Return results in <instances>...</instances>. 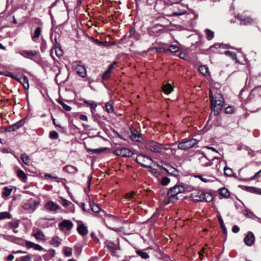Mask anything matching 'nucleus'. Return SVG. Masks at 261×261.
<instances>
[{
    "label": "nucleus",
    "mask_w": 261,
    "mask_h": 261,
    "mask_svg": "<svg viewBox=\"0 0 261 261\" xmlns=\"http://www.w3.org/2000/svg\"><path fill=\"white\" fill-rule=\"evenodd\" d=\"M185 187L183 186L175 185L169 189L167 194L168 203H174L180 199L179 194L184 193Z\"/></svg>",
    "instance_id": "obj_1"
},
{
    "label": "nucleus",
    "mask_w": 261,
    "mask_h": 261,
    "mask_svg": "<svg viewBox=\"0 0 261 261\" xmlns=\"http://www.w3.org/2000/svg\"><path fill=\"white\" fill-rule=\"evenodd\" d=\"M191 198L195 202H210L213 200L212 195L209 193L198 191L197 193H193L191 194Z\"/></svg>",
    "instance_id": "obj_2"
},
{
    "label": "nucleus",
    "mask_w": 261,
    "mask_h": 261,
    "mask_svg": "<svg viewBox=\"0 0 261 261\" xmlns=\"http://www.w3.org/2000/svg\"><path fill=\"white\" fill-rule=\"evenodd\" d=\"M209 98L210 105H213L214 103H224L223 95L216 89H209Z\"/></svg>",
    "instance_id": "obj_3"
},
{
    "label": "nucleus",
    "mask_w": 261,
    "mask_h": 261,
    "mask_svg": "<svg viewBox=\"0 0 261 261\" xmlns=\"http://www.w3.org/2000/svg\"><path fill=\"white\" fill-rule=\"evenodd\" d=\"M136 162L141 165L142 167L151 168L152 160V159L142 154H139L135 159Z\"/></svg>",
    "instance_id": "obj_4"
},
{
    "label": "nucleus",
    "mask_w": 261,
    "mask_h": 261,
    "mask_svg": "<svg viewBox=\"0 0 261 261\" xmlns=\"http://www.w3.org/2000/svg\"><path fill=\"white\" fill-rule=\"evenodd\" d=\"M145 147L146 149L154 153H160L163 149L162 144L154 141L146 142Z\"/></svg>",
    "instance_id": "obj_5"
},
{
    "label": "nucleus",
    "mask_w": 261,
    "mask_h": 261,
    "mask_svg": "<svg viewBox=\"0 0 261 261\" xmlns=\"http://www.w3.org/2000/svg\"><path fill=\"white\" fill-rule=\"evenodd\" d=\"M198 143L195 139H183L178 145V148L182 150H188L193 147Z\"/></svg>",
    "instance_id": "obj_6"
},
{
    "label": "nucleus",
    "mask_w": 261,
    "mask_h": 261,
    "mask_svg": "<svg viewBox=\"0 0 261 261\" xmlns=\"http://www.w3.org/2000/svg\"><path fill=\"white\" fill-rule=\"evenodd\" d=\"M114 153L118 156H121L124 158L132 157L133 152L126 148H117L114 151Z\"/></svg>",
    "instance_id": "obj_7"
},
{
    "label": "nucleus",
    "mask_w": 261,
    "mask_h": 261,
    "mask_svg": "<svg viewBox=\"0 0 261 261\" xmlns=\"http://www.w3.org/2000/svg\"><path fill=\"white\" fill-rule=\"evenodd\" d=\"M106 246L112 255H114L117 250H120V246L118 242L116 243L112 241H107L106 242Z\"/></svg>",
    "instance_id": "obj_8"
},
{
    "label": "nucleus",
    "mask_w": 261,
    "mask_h": 261,
    "mask_svg": "<svg viewBox=\"0 0 261 261\" xmlns=\"http://www.w3.org/2000/svg\"><path fill=\"white\" fill-rule=\"evenodd\" d=\"M130 130L132 135L129 136V138L133 141L141 142L143 140V135L136 129L130 127Z\"/></svg>",
    "instance_id": "obj_9"
},
{
    "label": "nucleus",
    "mask_w": 261,
    "mask_h": 261,
    "mask_svg": "<svg viewBox=\"0 0 261 261\" xmlns=\"http://www.w3.org/2000/svg\"><path fill=\"white\" fill-rule=\"evenodd\" d=\"M59 227L61 230H69L73 226V223L69 220H64L58 224Z\"/></svg>",
    "instance_id": "obj_10"
},
{
    "label": "nucleus",
    "mask_w": 261,
    "mask_h": 261,
    "mask_svg": "<svg viewBox=\"0 0 261 261\" xmlns=\"http://www.w3.org/2000/svg\"><path fill=\"white\" fill-rule=\"evenodd\" d=\"M38 53L39 51L37 50H22L20 54L25 58L32 59V58L35 57Z\"/></svg>",
    "instance_id": "obj_11"
},
{
    "label": "nucleus",
    "mask_w": 261,
    "mask_h": 261,
    "mask_svg": "<svg viewBox=\"0 0 261 261\" xmlns=\"http://www.w3.org/2000/svg\"><path fill=\"white\" fill-rule=\"evenodd\" d=\"M254 241L255 237L254 234L251 231L248 232L244 238L245 244L248 246H251L254 244Z\"/></svg>",
    "instance_id": "obj_12"
},
{
    "label": "nucleus",
    "mask_w": 261,
    "mask_h": 261,
    "mask_svg": "<svg viewBox=\"0 0 261 261\" xmlns=\"http://www.w3.org/2000/svg\"><path fill=\"white\" fill-rule=\"evenodd\" d=\"M44 207L46 210L51 212L56 211L60 208L58 204L52 201H48L46 202L44 205Z\"/></svg>",
    "instance_id": "obj_13"
},
{
    "label": "nucleus",
    "mask_w": 261,
    "mask_h": 261,
    "mask_svg": "<svg viewBox=\"0 0 261 261\" xmlns=\"http://www.w3.org/2000/svg\"><path fill=\"white\" fill-rule=\"evenodd\" d=\"M210 106L214 116H218L223 107L224 103H214L213 105Z\"/></svg>",
    "instance_id": "obj_14"
},
{
    "label": "nucleus",
    "mask_w": 261,
    "mask_h": 261,
    "mask_svg": "<svg viewBox=\"0 0 261 261\" xmlns=\"http://www.w3.org/2000/svg\"><path fill=\"white\" fill-rule=\"evenodd\" d=\"M25 246L28 248H33L34 249L38 251H42L43 250V248L41 247L40 245L35 244L33 242H32L29 241H26L25 242Z\"/></svg>",
    "instance_id": "obj_15"
},
{
    "label": "nucleus",
    "mask_w": 261,
    "mask_h": 261,
    "mask_svg": "<svg viewBox=\"0 0 261 261\" xmlns=\"http://www.w3.org/2000/svg\"><path fill=\"white\" fill-rule=\"evenodd\" d=\"M76 73L82 77L86 76V70L84 65H77L75 69Z\"/></svg>",
    "instance_id": "obj_16"
},
{
    "label": "nucleus",
    "mask_w": 261,
    "mask_h": 261,
    "mask_svg": "<svg viewBox=\"0 0 261 261\" xmlns=\"http://www.w3.org/2000/svg\"><path fill=\"white\" fill-rule=\"evenodd\" d=\"M199 161L201 165L203 167L210 166L212 165V163L207 158L205 154H204L202 156L199 158Z\"/></svg>",
    "instance_id": "obj_17"
},
{
    "label": "nucleus",
    "mask_w": 261,
    "mask_h": 261,
    "mask_svg": "<svg viewBox=\"0 0 261 261\" xmlns=\"http://www.w3.org/2000/svg\"><path fill=\"white\" fill-rule=\"evenodd\" d=\"M33 236L38 241H45V236L43 231L40 230H37L35 233L33 234Z\"/></svg>",
    "instance_id": "obj_18"
},
{
    "label": "nucleus",
    "mask_w": 261,
    "mask_h": 261,
    "mask_svg": "<svg viewBox=\"0 0 261 261\" xmlns=\"http://www.w3.org/2000/svg\"><path fill=\"white\" fill-rule=\"evenodd\" d=\"M237 18L241 21L243 22L244 24L251 23L253 22V19L249 16L238 15Z\"/></svg>",
    "instance_id": "obj_19"
},
{
    "label": "nucleus",
    "mask_w": 261,
    "mask_h": 261,
    "mask_svg": "<svg viewBox=\"0 0 261 261\" xmlns=\"http://www.w3.org/2000/svg\"><path fill=\"white\" fill-rule=\"evenodd\" d=\"M77 231L82 236H85L88 233V230L83 224H81L77 226Z\"/></svg>",
    "instance_id": "obj_20"
},
{
    "label": "nucleus",
    "mask_w": 261,
    "mask_h": 261,
    "mask_svg": "<svg viewBox=\"0 0 261 261\" xmlns=\"http://www.w3.org/2000/svg\"><path fill=\"white\" fill-rule=\"evenodd\" d=\"M63 170L69 173H75L77 171V169L76 167L72 166L67 165L63 167Z\"/></svg>",
    "instance_id": "obj_21"
},
{
    "label": "nucleus",
    "mask_w": 261,
    "mask_h": 261,
    "mask_svg": "<svg viewBox=\"0 0 261 261\" xmlns=\"http://www.w3.org/2000/svg\"><path fill=\"white\" fill-rule=\"evenodd\" d=\"M173 90V88L171 84L168 83L163 85L162 86V91L164 92V93L166 94H170Z\"/></svg>",
    "instance_id": "obj_22"
},
{
    "label": "nucleus",
    "mask_w": 261,
    "mask_h": 261,
    "mask_svg": "<svg viewBox=\"0 0 261 261\" xmlns=\"http://www.w3.org/2000/svg\"><path fill=\"white\" fill-rule=\"evenodd\" d=\"M19 81L22 84L23 88L25 89H28L29 88V84L28 77L25 75H23L22 76L19 78Z\"/></svg>",
    "instance_id": "obj_23"
},
{
    "label": "nucleus",
    "mask_w": 261,
    "mask_h": 261,
    "mask_svg": "<svg viewBox=\"0 0 261 261\" xmlns=\"http://www.w3.org/2000/svg\"><path fill=\"white\" fill-rule=\"evenodd\" d=\"M17 176L23 182H25L27 180V176L26 174L21 169H18L16 171Z\"/></svg>",
    "instance_id": "obj_24"
},
{
    "label": "nucleus",
    "mask_w": 261,
    "mask_h": 261,
    "mask_svg": "<svg viewBox=\"0 0 261 261\" xmlns=\"http://www.w3.org/2000/svg\"><path fill=\"white\" fill-rule=\"evenodd\" d=\"M219 194L225 198H228L230 197V192L229 190L225 188H221L219 190Z\"/></svg>",
    "instance_id": "obj_25"
},
{
    "label": "nucleus",
    "mask_w": 261,
    "mask_h": 261,
    "mask_svg": "<svg viewBox=\"0 0 261 261\" xmlns=\"http://www.w3.org/2000/svg\"><path fill=\"white\" fill-rule=\"evenodd\" d=\"M42 29L40 27H37L34 32L33 35H32V39L34 41H36L37 39L41 35Z\"/></svg>",
    "instance_id": "obj_26"
},
{
    "label": "nucleus",
    "mask_w": 261,
    "mask_h": 261,
    "mask_svg": "<svg viewBox=\"0 0 261 261\" xmlns=\"http://www.w3.org/2000/svg\"><path fill=\"white\" fill-rule=\"evenodd\" d=\"M136 253L138 256H140L141 258L143 259H148L150 257L148 253L144 251L143 250H136Z\"/></svg>",
    "instance_id": "obj_27"
},
{
    "label": "nucleus",
    "mask_w": 261,
    "mask_h": 261,
    "mask_svg": "<svg viewBox=\"0 0 261 261\" xmlns=\"http://www.w3.org/2000/svg\"><path fill=\"white\" fill-rule=\"evenodd\" d=\"M90 210L94 213H98L100 211V208L98 204L94 202H90Z\"/></svg>",
    "instance_id": "obj_28"
},
{
    "label": "nucleus",
    "mask_w": 261,
    "mask_h": 261,
    "mask_svg": "<svg viewBox=\"0 0 261 261\" xmlns=\"http://www.w3.org/2000/svg\"><path fill=\"white\" fill-rule=\"evenodd\" d=\"M20 223V221L16 219L12 220L11 222L8 224V227L10 228H16L18 227Z\"/></svg>",
    "instance_id": "obj_29"
},
{
    "label": "nucleus",
    "mask_w": 261,
    "mask_h": 261,
    "mask_svg": "<svg viewBox=\"0 0 261 261\" xmlns=\"http://www.w3.org/2000/svg\"><path fill=\"white\" fill-rule=\"evenodd\" d=\"M12 190H13V189L11 188H9L8 187H4L3 189V193H2L3 197H7L9 196H10Z\"/></svg>",
    "instance_id": "obj_30"
},
{
    "label": "nucleus",
    "mask_w": 261,
    "mask_h": 261,
    "mask_svg": "<svg viewBox=\"0 0 261 261\" xmlns=\"http://www.w3.org/2000/svg\"><path fill=\"white\" fill-rule=\"evenodd\" d=\"M83 101L88 106L90 107L91 110H95L97 104L95 102L91 100H87L85 99H84Z\"/></svg>",
    "instance_id": "obj_31"
},
{
    "label": "nucleus",
    "mask_w": 261,
    "mask_h": 261,
    "mask_svg": "<svg viewBox=\"0 0 261 261\" xmlns=\"http://www.w3.org/2000/svg\"><path fill=\"white\" fill-rule=\"evenodd\" d=\"M50 244L55 247H58L61 244V242L59 241V238L58 237H54L50 242Z\"/></svg>",
    "instance_id": "obj_32"
},
{
    "label": "nucleus",
    "mask_w": 261,
    "mask_h": 261,
    "mask_svg": "<svg viewBox=\"0 0 261 261\" xmlns=\"http://www.w3.org/2000/svg\"><path fill=\"white\" fill-rule=\"evenodd\" d=\"M167 49L168 51H170L173 53H176L179 50V47L175 45H170Z\"/></svg>",
    "instance_id": "obj_33"
},
{
    "label": "nucleus",
    "mask_w": 261,
    "mask_h": 261,
    "mask_svg": "<svg viewBox=\"0 0 261 261\" xmlns=\"http://www.w3.org/2000/svg\"><path fill=\"white\" fill-rule=\"evenodd\" d=\"M169 170H170L169 172H168V175H172L175 177H176L178 175V171L176 168L169 166Z\"/></svg>",
    "instance_id": "obj_34"
},
{
    "label": "nucleus",
    "mask_w": 261,
    "mask_h": 261,
    "mask_svg": "<svg viewBox=\"0 0 261 261\" xmlns=\"http://www.w3.org/2000/svg\"><path fill=\"white\" fill-rule=\"evenodd\" d=\"M21 160L22 162L25 164L28 165L30 163V158L28 155H27L25 153H23L21 155Z\"/></svg>",
    "instance_id": "obj_35"
},
{
    "label": "nucleus",
    "mask_w": 261,
    "mask_h": 261,
    "mask_svg": "<svg viewBox=\"0 0 261 261\" xmlns=\"http://www.w3.org/2000/svg\"><path fill=\"white\" fill-rule=\"evenodd\" d=\"M26 120L27 117H24L15 123V126L16 127L17 129H18L24 124Z\"/></svg>",
    "instance_id": "obj_36"
},
{
    "label": "nucleus",
    "mask_w": 261,
    "mask_h": 261,
    "mask_svg": "<svg viewBox=\"0 0 261 261\" xmlns=\"http://www.w3.org/2000/svg\"><path fill=\"white\" fill-rule=\"evenodd\" d=\"M105 107L108 113H112L114 112V107L111 103L109 102H107L105 105Z\"/></svg>",
    "instance_id": "obj_37"
},
{
    "label": "nucleus",
    "mask_w": 261,
    "mask_h": 261,
    "mask_svg": "<svg viewBox=\"0 0 261 261\" xmlns=\"http://www.w3.org/2000/svg\"><path fill=\"white\" fill-rule=\"evenodd\" d=\"M205 33L206 34V38L208 40H212L214 37V32L210 29H206Z\"/></svg>",
    "instance_id": "obj_38"
},
{
    "label": "nucleus",
    "mask_w": 261,
    "mask_h": 261,
    "mask_svg": "<svg viewBox=\"0 0 261 261\" xmlns=\"http://www.w3.org/2000/svg\"><path fill=\"white\" fill-rule=\"evenodd\" d=\"M11 219V215L7 212L0 213V221L4 219Z\"/></svg>",
    "instance_id": "obj_39"
},
{
    "label": "nucleus",
    "mask_w": 261,
    "mask_h": 261,
    "mask_svg": "<svg viewBox=\"0 0 261 261\" xmlns=\"http://www.w3.org/2000/svg\"><path fill=\"white\" fill-rule=\"evenodd\" d=\"M14 126H15V123L12 125H10L5 127L4 128V130L6 132H11L16 131L17 129L16 127Z\"/></svg>",
    "instance_id": "obj_40"
},
{
    "label": "nucleus",
    "mask_w": 261,
    "mask_h": 261,
    "mask_svg": "<svg viewBox=\"0 0 261 261\" xmlns=\"http://www.w3.org/2000/svg\"><path fill=\"white\" fill-rule=\"evenodd\" d=\"M235 110L233 106H229L225 108L224 110L225 113L227 114H232L234 113Z\"/></svg>",
    "instance_id": "obj_41"
},
{
    "label": "nucleus",
    "mask_w": 261,
    "mask_h": 261,
    "mask_svg": "<svg viewBox=\"0 0 261 261\" xmlns=\"http://www.w3.org/2000/svg\"><path fill=\"white\" fill-rule=\"evenodd\" d=\"M60 199L59 200V202L63 206H67L70 204H71V202L65 199H64L62 197H60Z\"/></svg>",
    "instance_id": "obj_42"
},
{
    "label": "nucleus",
    "mask_w": 261,
    "mask_h": 261,
    "mask_svg": "<svg viewBox=\"0 0 261 261\" xmlns=\"http://www.w3.org/2000/svg\"><path fill=\"white\" fill-rule=\"evenodd\" d=\"M249 189L250 192L256 194L261 195V189L252 187H249Z\"/></svg>",
    "instance_id": "obj_43"
},
{
    "label": "nucleus",
    "mask_w": 261,
    "mask_h": 261,
    "mask_svg": "<svg viewBox=\"0 0 261 261\" xmlns=\"http://www.w3.org/2000/svg\"><path fill=\"white\" fill-rule=\"evenodd\" d=\"M198 70L203 75H205L207 72V68L205 65H201L199 67Z\"/></svg>",
    "instance_id": "obj_44"
},
{
    "label": "nucleus",
    "mask_w": 261,
    "mask_h": 261,
    "mask_svg": "<svg viewBox=\"0 0 261 261\" xmlns=\"http://www.w3.org/2000/svg\"><path fill=\"white\" fill-rule=\"evenodd\" d=\"M72 249L71 248L66 247L64 250V254L66 256L69 257L72 255Z\"/></svg>",
    "instance_id": "obj_45"
},
{
    "label": "nucleus",
    "mask_w": 261,
    "mask_h": 261,
    "mask_svg": "<svg viewBox=\"0 0 261 261\" xmlns=\"http://www.w3.org/2000/svg\"><path fill=\"white\" fill-rule=\"evenodd\" d=\"M224 54L226 56H229L232 59L237 60V54L236 53L227 50L225 51Z\"/></svg>",
    "instance_id": "obj_46"
},
{
    "label": "nucleus",
    "mask_w": 261,
    "mask_h": 261,
    "mask_svg": "<svg viewBox=\"0 0 261 261\" xmlns=\"http://www.w3.org/2000/svg\"><path fill=\"white\" fill-rule=\"evenodd\" d=\"M58 102L62 106L63 109L67 111H70L71 110V108L65 103L63 101L61 100H59Z\"/></svg>",
    "instance_id": "obj_47"
},
{
    "label": "nucleus",
    "mask_w": 261,
    "mask_h": 261,
    "mask_svg": "<svg viewBox=\"0 0 261 261\" xmlns=\"http://www.w3.org/2000/svg\"><path fill=\"white\" fill-rule=\"evenodd\" d=\"M49 137L51 139H57L59 138V134L56 131L53 130L50 132Z\"/></svg>",
    "instance_id": "obj_48"
},
{
    "label": "nucleus",
    "mask_w": 261,
    "mask_h": 261,
    "mask_svg": "<svg viewBox=\"0 0 261 261\" xmlns=\"http://www.w3.org/2000/svg\"><path fill=\"white\" fill-rule=\"evenodd\" d=\"M224 175L226 176H231L232 174L231 169L225 166L224 168Z\"/></svg>",
    "instance_id": "obj_49"
},
{
    "label": "nucleus",
    "mask_w": 261,
    "mask_h": 261,
    "mask_svg": "<svg viewBox=\"0 0 261 261\" xmlns=\"http://www.w3.org/2000/svg\"><path fill=\"white\" fill-rule=\"evenodd\" d=\"M31 255L22 256L19 258H17L15 261H31Z\"/></svg>",
    "instance_id": "obj_50"
},
{
    "label": "nucleus",
    "mask_w": 261,
    "mask_h": 261,
    "mask_svg": "<svg viewBox=\"0 0 261 261\" xmlns=\"http://www.w3.org/2000/svg\"><path fill=\"white\" fill-rule=\"evenodd\" d=\"M111 72L108 69L102 74V78L103 80H108L111 77Z\"/></svg>",
    "instance_id": "obj_51"
},
{
    "label": "nucleus",
    "mask_w": 261,
    "mask_h": 261,
    "mask_svg": "<svg viewBox=\"0 0 261 261\" xmlns=\"http://www.w3.org/2000/svg\"><path fill=\"white\" fill-rule=\"evenodd\" d=\"M170 181V179L166 176L164 177L161 181V184L162 186H167L168 185Z\"/></svg>",
    "instance_id": "obj_52"
},
{
    "label": "nucleus",
    "mask_w": 261,
    "mask_h": 261,
    "mask_svg": "<svg viewBox=\"0 0 261 261\" xmlns=\"http://www.w3.org/2000/svg\"><path fill=\"white\" fill-rule=\"evenodd\" d=\"M52 119H53V122L54 125L56 127H59L61 129V130L59 129L58 130L61 133H64L65 129H66V128H65L64 127H62V126H61L60 125L57 124L56 122V119L54 118H53Z\"/></svg>",
    "instance_id": "obj_53"
},
{
    "label": "nucleus",
    "mask_w": 261,
    "mask_h": 261,
    "mask_svg": "<svg viewBox=\"0 0 261 261\" xmlns=\"http://www.w3.org/2000/svg\"><path fill=\"white\" fill-rule=\"evenodd\" d=\"M47 48V43L45 40H42L40 43V49L42 52H44Z\"/></svg>",
    "instance_id": "obj_54"
},
{
    "label": "nucleus",
    "mask_w": 261,
    "mask_h": 261,
    "mask_svg": "<svg viewBox=\"0 0 261 261\" xmlns=\"http://www.w3.org/2000/svg\"><path fill=\"white\" fill-rule=\"evenodd\" d=\"M5 75L6 76H7L10 77L15 80L16 81H19V78L16 75H15L12 72H9V71H7Z\"/></svg>",
    "instance_id": "obj_55"
},
{
    "label": "nucleus",
    "mask_w": 261,
    "mask_h": 261,
    "mask_svg": "<svg viewBox=\"0 0 261 261\" xmlns=\"http://www.w3.org/2000/svg\"><path fill=\"white\" fill-rule=\"evenodd\" d=\"M178 56L182 59H187L188 58V55L187 53L185 52L182 51H179V54L178 55Z\"/></svg>",
    "instance_id": "obj_56"
},
{
    "label": "nucleus",
    "mask_w": 261,
    "mask_h": 261,
    "mask_svg": "<svg viewBox=\"0 0 261 261\" xmlns=\"http://www.w3.org/2000/svg\"><path fill=\"white\" fill-rule=\"evenodd\" d=\"M155 52L158 53H167V49L163 47H158L155 48Z\"/></svg>",
    "instance_id": "obj_57"
},
{
    "label": "nucleus",
    "mask_w": 261,
    "mask_h": 261,
    "mask_svg": "<svg viewBox=\"0 0 261 261\" xmlns=\"http://www.w3.org/2000/svg\"><path fill=\"white\" fill-rule=\"evenodd\" d=\"M205 248L203 247L201 249V250L199 251L198 254H199V258L202 260L203 258V257L204 256V254L205 253Z\"/></svg>",
    "instance_id": "obj_58"
},
{
    "label": "nucleus",
    "mask_w": 261,
    "mask_h": 261,
    "mask_svg": "<svg viewBox=\"0 0 261 261\" xmlns=\"http://www.w3.org/2000/svg\"><path fill=\"white\" fill-rule=\"evenodd\" d=\"M261 176V169L258 171V172H257L254 175V176H253L252 177H251L250 178V180H254L256 178H258V177H259Z\"/></svg>",
    "instance_id": "obj_59"
},
{
    "label": "nucleus",
    "mask_w": 261,
    "mask_h": 261,
    "mask_svg": "<svg viewBox=\"0 0 261 261\" xmlns=\"http://www.w3.org/2000/svg\"><path fill=\"white\" fill-rule=\"evenodd\" d=\"M213 47H215L216 48H221V47L226 48L227 46H226V45H225V46H223L222 44L215 43L213 45L211 46L210 47V48H212Z\"/></svg>",
    "instance_id": "obj_60"
},
{
    "label": "nucleus",
    "mask_w": 261,
    "mask_h": 261,
    "mask_svg": "<svg viewBox=\"0 0 261 261\" xmlns=\"http://www.w3.org/2000/svg\"><path fill=\"white\" fill-rule=\"evenodd\" d=\"M217 218L219 221V222L220 224V226L221 228H224V224L223 221V219L221 217V216L220 215H217Z\"/></svg>",
    "instance_id": "obj_61"
},
{
    "label": "nucleus",
    "mask_w": 261,
    "mask_h": 261,
    "mask_svg": "<svg viewBox=\"0 0 261 261\" xmlns=\"http://www.w3.org/2000/svg\"><path fill=\"white\" fill-rule=\"evenodd\" d=\"M55 53L57 56L59 57L63 56V52L61 49V47L58 48L57 49H55Z\"/></svg>",
    "instance_id": "obj_62"
},
{
    "label": "nucleus",
    "mask_w": 261,
    "mask_h": 261,
    "mask_svg": "<svg viewBox=\"0 0 261 261\" xmlns=\"http://www.w3.org/2000/svg\"><path fill=\"white\" fill-rule=\"evenodd\" d=\"M90 237L92 239V240L95 242H98L99 241L98 238L96 237V234L94 232H91L90 233Z\"/></svg>",
    "instance_id": "obj_63"
},
{
    "label": "nucleus",
    "mask_w": 261,
    "mask_h": 261,
    "mask_svg": "<svg viewBox=\"0 0 261 261\" xmlns=\"http://www.w3.org/2000/svg\"><path fill=\"white\" fill-rule=\"evenodd\" d=\"M186 12H187V11L186 10H182L179 12H175L173 13L172 15L174 16H180V15L185 14V13H186Z\"/></svg>",
    "instance_id": "obj_64"
}]
</instances>
